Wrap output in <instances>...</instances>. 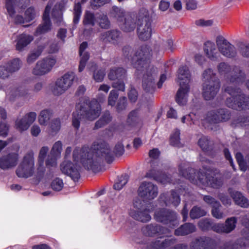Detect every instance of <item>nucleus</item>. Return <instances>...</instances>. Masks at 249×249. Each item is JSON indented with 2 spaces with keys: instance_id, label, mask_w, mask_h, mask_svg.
I'll return each mask as SVG.
<instances>
[{
  "instance_id": "5fc2aeb1",
  "label": "nucleus",
  "mask_w": 249,
  "mask_h": 249,
  "mask_svg": "<svg viewBox=\"0 0 249 249\" xmlns=\"http://www.w3.org/2000/svg\"><path fill=\"white\" fill-rule=\"evenodd\" d=\"M211 178V174L208 173L198 172L197 178L200 183L204 186H208Z\"/></svg>"
},
{
  "instance_id": "f03ea898",
  "label": "nucleus",
  "mask_w": 249,
  "mask_h": 249,
  "mask_svg": "<svg viewBox=\"0 0 249 249\" xmlns=\"http://www.w3.org/2000/svg\"><path fill=\"white\" fill-rule=\"evenodd\" d=\"M75 108V112L72 113V124L76 129L80 126L81 120L93 121L100 115L101 111L100 105L96 100L87 99L81 100Z\"/></svg>"
},
{
  "instance_id": "052dcab7",
  "label": "nucleus",
  "mask_w": 249,
  "mask_h": 249,
  "mask_svg": "<svg viewBox=\"0 0 249 249\" xmlns=\"http://www.w3.org/2000/svg\"><path fill=\"white\" fill-rule=\"evenodd\" d=\"M179 134V130H176L174 134L170 137V143L171 145L174 146H180Z\"/></svg>"
},
{
  "instance_id": "7ed1b4c3",
  "label": "nucleus",
  "mask_w": 249,
  "mask_h": 249,
  "mask_svg": "<svg viewBox=\"0 0 249 249\" xmlns=\"http://www.w3.org/2000/svg\"><path fill=\"white\" fill-rule=\"evenodd\" d=\"M202 94L205 100L209 101L214 98L220 87V81L211 69L205 70L202 74Z\"/></svg>"
},
{
  "instance_id": "2eb2a0df",
  "label": "nucleus",
  "mask_w": 249,
  "mask_h": 249,
  "mask_svg": "<svg viewBox=\"0 0 249 249\" xmlns=\"http://www.w3.org/2000/svg\"><path fill=\"white\" fill-rule=\"evenodd\" d=\"M216 43L219 51L223 55L229 58H232L236 55L237 51L235 47L223 36H217Z\"/></svg>"
},
{
  "instance_id": "1a4fd4ad",
  "label": "nucleus",
  "mask_w": 249,
  "mask_h": 249,
  "mask_svg": "<svg viewBox=\"0 0 249 249\" xmlns=\"http://www.w3.org/2000/svg\"><path fill=\"white\" fill-rule=\"evenodd\" d=\"M107 76L110 80L113 81L111 84L113 88L118 90L124 91V80L126 77L125 69L122 67H113L110 69Z\"/></svg>"
},
{
  "instance_id": "c85d7f7f",
  "label": "nucleus",
  "mask_w": 249,
  "mask_h": 249,
  "mask_svg": "<svg viewBox=\"0 0 249 249\" xmlns=\"http://www.w3.org/2000/svg\"><path fill=\"white\" fill-rule=\"evenodd\" d=\"M146 177L148 178H153L154 180L162 184H165L170 181V178L164 173L155 170H150L146 173Z\"/></svg>"
},
{
  "instance_id": "f8f14e48",
  "label": "nucleus",
  "mask_w": 249,
  "mask_h": 249,
  "mask_svg": "<svg viewBox=\"0 0 249 249\" xmlns=\"http://www.w3.org/2000/svg\"><path fill=\"white\" fill-rule=\"evenodd\" d=\"M176 213L168 209L161 208L156 210L154 218L157 222L164 224H171L175 226L177 224Z\"/></svg>"
},
{
  "instance_id": "9d476101",
  "label": "nucleus",
  "mask_w": 249,
  "mask_h": 249,
  "mask_svg": "<svg viewBox=\"0 0 249 249\" xmlns=\"http://www.w3.org/2000/svg\"><path fill=\"white\" fill-rule=\"evenodd\" d=\"M158 71L154 66H150L146 69L143 73L142 86L143 90L146 92L153 93L156 87L155 79L157 78ZM140 77V76H138Z\"/></svg>"
},
{
  "instance_id": "72a5a7b5",
  "label": "nucleus",
  "mask_w": 249,
  "mask_h": 249,
  "mask_svg": "<svg viewBox=\"0 0 249 249\" xmlns=\"http://www.w3.org/2000/svg\"><path fill=\"white\" fill-rule=\"evenodd\" d=\"M32 36L25 35L21 34L18 36L17 39L16 44V49L18 51H22L30 42L33 40Z\"/></svg>"
},
{
  "instance_id": "79ce46f5",
  "label": "nucleus",
  "mask_w": 249,
  "mask_h": 249,
  "mask_svg": "<svg viewBox=\"0 0 249 249\" xmlns=\"http://www.w3.org/2000/svg\"><path fill=\"white\" fill-rule=\"evenodd\" d=\"M52 116V111L50 109L42 110L38 117L39 122L41 125H46Z\"/></svg>"
},
{
  "instance_id": "0eeeda50",
  "label": "nucleus",
  "mask_w": 249,
  "mask_h": 249,
  "mask_svg": "<svg viewBox=\"0 0 249 249\" xmlns=\"http://www.w3.org/2000/svg\"><path fill=\"white\" fill-rule=\"evenodd\" d=\"M191 75L189 70L186 66L180 67L178 70V79L180 81V88L177 91L176 100L179 105H183L185 95L189 92Z\"/></svg>"
},
{
  "instance_id": "a878e982",
  "label": "nucleus",
  "mask_w": 249,
  "mask_h": 249,
  "mask_svg": "<svg viewBox=\"0 0 249 249\" xmlns=\"http://www.w3.org/2000/svg\"><path fill=\"white\" fill-rule=\"evenodd\" d=\"M121 36V32L116 29L110 30L100 35V40L105 43H116Z\"/></svg>"
},
{
  "instance_id": "69168bd1",
  "label": "nucleus",
  "mask_w": 249,
  "mask_h": 249,
  "mask_svg": "<svg viewBox=\"0 0 249 249\" xmlns=\"http://www.w3.org/2000/svg\"><path fill=\"white\" fill-rule=\"evenodd\" d=\"M51 187L54 191H60L63 187V182L61 179L56 178L51 183Z\"/></svg>"
},
{
  "instance_id": "393cba45",
  "label": "nucleus",
  "mask_w": 249,
  "mask_h": 249,
  "mask_svg": "<svg viewBox=\"0 0 249 249\" xmlns=\"http://www.w3.org/2000/svg\"><path fill=\"white\" fill-rule=\"evenodd\" d=\"M29 2L30 0H5V7L9 15L12 17L15 13L16 6L25 8Z\"/></svg>"
},
{
  "instance_id": "423d86ee",
  "label": "nucleus",
  "mask_w": 249,
  "mask_h": 249,
  "mask_svg": "<svg viewBox=\"0 0 249 249\" xmlns=\"http://www.w3.org/2000/svg\"><path fill=\"white\" fill-rule=\"evenodd\" d=\"M217 70L218 72L231 83H239L245 78V73L237 66L232 68L228 64L221 62L217 66Z\"/></svg>"
},
{
  "instance_id": "4be33fe9",
  "label": "nucleus",
  "mask_w": 249,
  "mask_h": 249,
  "mask_svg": "<svg viewBox=\"0 0 249 249\" xmlns=\"http://www.w3.org/2000/svg\"><path fill=\"white\" fill-rule=\"evenodd\" d=\"M62 172L74 181H77L80 178V173L77 168V164H73L71 161H64L61 164Z\"/></svg>"
},
{
  "instance_id": "a19ab883",
  "label": "nucleus",
  "mask_w": 249,
  "mask_h": 249,
  "mask_svg": "<svg viewBox=\"0 0 249 249\" xmlns=\"http://www.w3.org/2000/svg\"><path fill=\"white\" fill-rule=\"evenodd\" d=\"M207 212L200 207L194 206L190 212V217L192 219H198L201 217L205 216Z\"/></svg>"
},
{
  "instance_id": "864d4df0",
  "label": "nucleus",
  "mask_w": 249,
  "mask_h": 249,
  "mask_svg": "<svg viewBox=\"0 0 249 249\" xmlns=\"http://www.w3.org/2000/svg\"><path fill=\"white\" fill-rule=\"evenodd\" d=\"M213 222L211 219L204 218L198 223V226L203 231H207L211 230Z\"/></svg>"
},
{
  "instance_id": "9b49d317",
  "label": "nucleus",
  "mask_w": 249,
  "mask_h": 249,
  "mask_svg": "<svg viewBox=\"0 0 249 249\" xmlns=\"http://www.w3.org/2000/svg\"><path fill=\"white\" fill-rule=\"evenodd\" d=\"M231 116L230 110L226 108H219L209 111L206 119L210 124H217L228 122Z\"/></svg>"
},
{
  "instance_id": "37998d69",
  "label": "nucleus",
  "mask_w": 249,
  "mask_h": 249,
  "mask_svg": "<svg viewBox=\"0 0 249 249\" xmlns=\"http://www.w3.org/2000/svg\"><path fill=\"white\" fill-rule=\"evenodd\" d=\"M44 47L43 46H38L36 49L32 52L27 59L28 64L33 63L41 54Z\"/></svg>"
},
{
  "instance_id": "f3484780",
  "label": "nucleus",
  "mask_w": 249,
  "mask_h": 249,
  "mask_svg": "<svg viewBox=\"0 0 249 249\" xmlns=\"http://www.w3.org/2000/svg\"><path fill=\"white\" fill-rule=\"evenodd\" d=\"M55 63V59L52 58L38 61L33 70V73L36 75H44L51 70Z\"/></svg>"
},
{
  "instance_id": "2f4dec72",
  "label": "nucleus",
  "mask_w": 249,
  "mask_h": 249,
  "mask_svg": "<svg viewBox=\"0 0 249 249\" xmlns=\"http://www.w3.org/2000/svg\"><path fill=\"white\" fill-rule=\"evenodd\" d=\"M179 174L182 175V177L186 179L189 180L191 182L193 183H197V176L196 170L195 169L188 167L185 169H182L179 168Z\"/></svg>"
},
{
  "instance_id": "49530a36",
  "label": "nucleus",
  "mask_w": 249,
  "mask_h": 249,
  "mask_svg": "<svg viewBox=\"0 0 249 249\" xmlns=\"http://www.w3.org/2000/svg\"><path fill=\"white\" fill-rule=\"evenodd\" d=\"M224 91L231 95V97L228 98H234V100H235V99L237 96H239L242 93V90L235 86H227L225 88Z\"/></svg>"
},
{
  "instance_id": "680f3d73",
  "label": "nucleus",
  "mask_w": 249,
  "mask_h": 249,
  "mask_svg": "<svg viewBox=\"0 0 249 249\" xmlns=\"http://www.w3.org/2000/svg\"><path fill=\"white\" fill-rule=\"evenodd\" d=\"M81 59L79 63L78 70L81 72L84 69L87 61L89 59V55L88 52H84L80 55Z\"/></svg>"
},
{
  "instance_id": "5701e85b",
  "label": "nucleus",
  "mask_w": 249,
  "mask_h": 249,
  "mask_svg": "<svg viewBox=\"0 0 249 249\" xmlns=\"http://www.w3.org/2000/svg\"><path fill=\"white\" fill-rule=\"evenodd\" d=\"M36 117L35 112L27 113L21 119L16 121L17 129L20 131L26 130L30 125L35 121Z\"/></svg>"
},
{
  "instance_id": "58836bf2",
  "label": "nucleus",
  "mask_w": 249,
  "mask_h": 249,
  "mask_svg": "<svg viewBox=\"0 0 249 249\" xmlns=\"http://www.w3.org/2000/svg\"><path fill=\"white\" fill-rule=\"evenodd\" d=\"M232 127H244L249 125V116L240 115L234 118L231 123Z\"/></svg>"
},
{
  "instance_id": "6e6d98bb",
  "label": "nucleus",
  "mask_w": 249,
  "mask_h": 249,
  "mask_svg": "<svg viewBox=\"0 0 249 249\" xmlns=\"http://www.w3.org/2000/svg\"><path fill=\"white\" fill-rule=\"evenodd\" d=\"M235 158L241 170L243 171H246L248 168V165L246 158H244L242 153L241 152H237L235 155Z\"/></svg>"
},
{
  "instance_id": "09e8293b",
  "label": "nucleus",
  "mask_w": 249,
  "mask_h": 249,
  "mask_svg": "<svg viewBox=\"0 0 249 249\" xmlns=\"http://www.w3.org/2000/svg\"><path fill=\"white\" fill-rule=\"evenodd\" d=\"M238 50L240 54L244 57L249 58V43H245L239 42L237 44Z\"/></svg>"
},
{
  "instance_id": "de8ad7c7",
  "label": "nucleus",
  "mask_w": 249,
  "mask_h": 249,
  "mask_svg": "<svg viewBox=\"0 0 249 249\" xmlns=\"http://www.w3.org/2000/svg\"><path fill=\"white\" fill-rule=\"evenodd\" d=\"M100 27L103 29H108L110 27V21L107 15L103 14H99L96 17Z\"/></svg>"
},
{
  "instance_id": "39448f33",
  "label": "nucleus",
  "mask_w": 249,
  "mask_h": 249,
  "mask_svg": "<svg viewBox=\"0 0 249 249\" xmlns=\"http://www.w3.org/2000/svg\"><path fill=\"white\" fill-rule=\"evenodd\" d=\"M152 19L149 12L145 9H141L138 16L137 33L140 39L146 41L149 39L152 33Z\"/></svg>"
},
{
  "instance_id": "c9c22d12",
  "label": "nucleus",
  "mask_w": 249,
  "mask_h": 249,
  "mask_svg": "<svg viewBox=\"0 0 249 249\" xmlns=\"http://www.w3.org/2000/svg\"><path fill=\"white\" fill-rule=\"evenodd\" d=\"M198 143L202 150L206 152H211L213 149V142L207 137L203 136L200 138Z\"/></svg>"
},
{
  "instance_id": "a211bd4d",
  "label": "nucleus",
  "mask_w": 249,
  "mask_h": 249,
  "mask_svg": "<svg viewBox=\"0 0 249 249\" xmlns=\"http://www.w3.org/2000/svg\"><path fill=\"white\" fill-rule=\"evenodd\" d=\"M53 3L48 2L46 5L44 13L43 14V23L40 24L36 28L34 33L35 36H38L41 34H45L49 32L51 29V22L50 19L49 14L51 9Z\"/></svg>"
},
{
  "instance_id": "4c0bfd02",
  "label": "nucleus",
  "mask_w": 249,
  "mask_h": 249,
  "mask_svg": "<svg viewBox=\"0 0 249 249\" xmlns=\"http://www.w3.org/2000/svg\"><path fill=\"white\" fill-rule=\"evenodd\" d=\"M64 8L63 3H60L55 5L53 9L52 13V17L53 19L55 22L59 24L62 20V11Z\"/></svg>"
},
{
  "instance_id": "ea45409f",
  "label": "nucleus",
  "mask_w": 249,
  "mask_h": 249,
  "mask_svg": "<svg viewBox=\"0 0 249 249\" xmlns=\"http://www.w3.org/2000/svg\"><path fill=\"white\" fill-rule=\"evenodd\" d=\"M112 117L109 111H105L99 120L95 124L94 129H98L104 127L111 122Z\"/></svg>"
},
{
  "instance_id": "c756f323",
  "label": "nucleus",
  "mask_w": 249,
  "mask_h": 249,
  "mask_svg": "<svg viewBox=\"0 0 249 249\" xmlns=\"http://www.w3.org/2000/svg\"><path fill=\"white\" fill-rule=\"evenodd\" d=\"M244 237L240 238L236 241L230 240L224 243L220 249H243L246 246Z\"/></svg>"
},
{
  "instance_id": "774afa93",
  "label": "nucleus",
  "mask_w": 249,
  "mask_h": 249,
  "mask_svg": "<svg viewBox=\"0 0 249 249\" xmlns=\"http://www.w3.org/2000/svg\"><path fill=\"white\" fill-rule=\"evenodd\" d=\"M119 94L118 91L115 90H111L108 97V105L112 107L115 104L116 100L118 99Z\"/></svg>"
},
{
  "instance_id": "603ef678",
  "label": "nucleus",
  "mask_w": 249,
  "mask_h": 249,
  "mask_svg": "<svg viewBox=\"0 0 249 249\" xmlns=\"http://www.w3.org/2000/svg\"><path fill=\"white\" fill-rule=\"evenodd\" d=\"M128 179L129 176L127 175L124 174V175H122L119 178L118 181L114 184V189L117 190H121L123 186L127 183L128 181Z\"/></svg>"
},
{
  "instance_id": "4468645a",
  "label": "nucleus",
  "mask_w": 249,
  "mask_h": 249,
  "mask_svg": "<svg viewBox=\"0 0 249 249\" xmlns=\"http://www.w3.org/2000/svg\"><path fill=\"white\" fill-rule=\"evenodd\" d=\"M138 192L140 197L148 201L157 196L158 187L150 182L143 181L140 186Z\"/></svg>"
},
{
  "instance_id": "dca6fc26",
  "label": "nucleus",
  "mask_w": 249,
  "mask_h": 249,
  "mask_svg": "<svg viewBox=\"0 0 249 249\" xmlns=\"http://www.w3.org/2000/svg\"><path fill=\"white\" fill-rule=\"evenodd\" d=\"M234 98H227L225 101L226 106L233 109L242 110L249 109V96L241 93Z\"/></svg>"
},
{
  "instance_id": "ddd939ff",
  "label": "nucleus",
  "mask_w": 249,
  "mask_h": 249,
  "mask_svg": "<svg viewBox=\"0 0 249 249\" xmlns=\"http://www.w3.org/2000/svg\"><path fill=\"white\" fill-rule=\"evenodd\" d=\"M74 77V74L71 72L66 73L58 79L53 90V93L58 96L64 93L72 85Z\"/></svg>"
},
{
  "instance_id": "473e14b6",
  "label": "nucleus",
  "mask_w": 249,
  "mask_h": 249,
  "mask_svg": "<svg viewBox=\"0 0 249 249\" xmlns=\"http://www.w3.org/2000/svg\"><path fill=\"white\" fill-rule=\"evenodd\" d=\"M160 198L161 199H163V201L166 206H168L170 204H172L174 206L176 207L180 203V199L178 194L174 190H172L171 192V196L169 200L166 199V194H165L160 195Z\"/></svg>"
},
{
  "instance_id": "f704fd0d",
  "label": "nucleus",
  "mask_w": 249,
  "mask_h": 249,
  "mask_svg": "<svg viewBox=\"0 0 249 249\" xmlns=\"http://www.w3.org/2000/svg\"><path fill=\"white\" fill-rule=\"evenodd\" d=\"M196 230L195 225L190 223H186L176 229L175 234L176 235H185L194 232Z\"/></svg>"
},
{
  "instance_id": "20e7f679",
  "label": "nucleus",
  "mask_w": 249,
  "mask_h": 249,
  "mask_svg": "<svg viewBox=\"0 0 249 249\" xmlns=\"http://www.w3.org/2000/svg\"><path fill=\"white\" fill-rule=\"evenodd\" d=\"M152 56V50L147 45L141 46L131 58V65L136 69L135 74L141 76L150 66V59Z\"/></svg>"
},
{
  "instance_id": "3c124183",
  "label": "nucleus",
  "mask_w": 249,
  "mask_h": 249,
  "mask_svg": "<svg viewBox=\"0 0 249 249\" xmlns=\"http://www.w3.org/2000/svg\"><path fill=\"white\" fill-rule=\"evenodd\" d=\"M21 61L18 58H15L10 61L7 64L9 71L12 73L18 71L20 68Z\"/></svg>"
},
{
  "instance_id": "bb28decb",
  "label": "nucleus",
  "mask_w": 249,
  "mask_h": 249,
  "mask_svg": "<svg viewBox=\"0 0 249 249\" xmlns=\"http://www.w3.org/2000/svg\"><path fill=\"white\" fill-rule=\"evenodd\" d=\"M176 242V240L173 238H168L164 240L158 238L150 243V247L152 249H165L175 245Z\"/></svg>"
},
{
  "instance_id": "b1692460",
  "label": "nucleus",
  "mask_w": 249,
  "mask_h": 249,
  "mask_svg": "<svg viewBox=\"0 0 249 249\" xmlns=\"http://www.w3.org/2000/svg\"><path fill=\"white\" fill-rule=\"evenodd\" d=\"M228 192L236 205L244 208L249 207V200L242 193L231 188Z\"/></svg>"
},
{
  "instance_id": "c03bdc74",
  "label": "nucleus",
  "mask_w": 249,
  "mask_h": 249,
  "mask_svg": "<svg viewBox=\"0 0 249 249\" xmlns=\"http://www.w3.org/2000/svg\"><path fill=\"white\" fill-rule=\"evenodd\" d=\"M208 44L209 46L204 49L207 55L212 60L215 61L217 60L218 53L216 52L214 44L211 42H208Z\"/></svg>"
},
{
  "instance_id": "0e129e2a",
  "label": "nucleus",
  "mask_w": 249,
  "mask_h": 249,
  "mask_svg": "<svg viewBox=\"0 0 249 249\" xmlns=\"http://www.w3.org/2000/svg\"><path fill=\"white\" fill-rule=\"evenodd\" d=\"M94 15L89 12H87L84 15L83 19V24L85 25H91L93 26L94 25Z\"/></svg>"
},
{
  "instance_id": "338daca9",
  "label": "nucleus",
  "mask_w": 249,
  "mask_h": 249,
  "mask_svg": "<svg viewBox=\"0 0 249 249\" xmlns=\"http://www.w3.org/2000/svg\"><path fill=\"white\" fill-rule=\"evenodd\" d=\"M110 0H91L90 6L92 9L96 10L105 4L109 3Z\"/></svg>"
},
{
  "instance_id": "6ab92c4d",
  "label": "nucleus",
  "mask_w": 249,
  "mask_h": 249,
  "mask_svg": "<svg viewBox=\"0 0 249 249\" xmlns=\"http://www.w3.org/2000/svg\"><path fill=\"white\" fill-rule=\"evenodd\" d=\"M19 156L18 153L13 152L0 157V168L4 170L15 167L18 164Z\"/></svg>"
},
{
  "instance_id": "a18cd8bd",
  "label": "nucleus",
  "mask_w": 249,
  "mask_h": 249,
  "mask_svg": "<svg viewBox=\"0 0 249 249\" xmlns=\"http://www.w3.org/2000/svg\"><path fill=\"white\" fill-rule=\"evenodd\" d=\"M237 218L235 217L228 218L225 221L224 227L225 233H228L232 231L235 228Z\"/></svg>"
},
{
  "instance_id": "8fccbe9b",
  "label": "nucleus",
  "mask_w": 249,
  "mask_h": 249,
  "mask_svg": "<svg viewBox=\"0 0 249 249\" xmlns=\"http://www.w3.org/2000/svg\"><path fill=\"white\" fill-rule=\"evenodd\" d=\"M127 106V99L124 96L121 97L117 102L115 107L116 111L118 113H121L126 108Z\"/></svg>"
},
{
  "instance_id": "e2e57ef3",
  "label": "nucleus",
  "mask_w": 249,
  "mask_h": 249,
  "mask_svg": "<svg viewBox=\"0 0 249 249\" xmlns=\"http://www.w3.org/2000/svg\"><path fill=\"white\" fill-rule=\"evenodd\" d=\"M81 6L79 2L76 3L74 6V17L73 23L76 24H77L81 14Z\"/></svg>"
},
{
  "instance_id": "6e6552de",
  "label": "nucleus",
  "mask_w": 249,
  "mask_h": 249,
  "mask_svg": "<svg viewBox=\"0 0 249 249\" xmlns=\"http://www.w3.org/2000/svg\"><path fill=\"white\" fill-rule=\"evenodd\" d=\"M34 170V153L31 151L24 156L17 168L16 173L19 178H28L33 175Z\"/></svg>"
},
{
  "instance_id": "cd10ccee",
  "label": "nucleus",
  "mask_w": 249,
  "mask_h": 249,
  "mask_svg": "<svg viewBox=\"0 0 249 249\" xmlns=\"http://www.w3.org/2000/svg\"><path fill=\"white\" fill-rule=\"evenodd\" d=\"M129 215L134 219L142 222H147L151 219V216L149 214V211L146 208L143 210H131Z\"/></svg>"
},
{
  "instance_id": "e433bc0d",
  "label": "nucleus",
  "mask_w": 249,
  "mask_h": 249,
  "mask_svg": "<svg viewBox=\"0 0 249 249\" xmlns=\"http://www.w3.org/2000/svg\"><path fill=\"white\" fill-rule=\"evenodd\" d=\"M141 121L140 116V110L136 109L129 113L126 119V124L130 126H134L138 124Z\"/></svg>"
},
{
  "instance_id": "4d7b16f0",
  "label": "nucleus",
  "mask_w": 249,
  "mask_h": 249,
  "mask_svg": "<svg viewBox=\"0 0 249 249\" xmlns=\"http://www.w3.org/2000/svg\"><path fill=\"white\" fill-rule=\"evenodd\" d=\"M110 16L117 20H119L124 17V12L121 8L113 6L110 11Z\"/></svg>"
},
{
  "instance_id": "412c9836",
  "label": "nucleus",
  "mask_w": 249,
  "mask_h": 249,
  "mask_svg": "<svg viewBox=\"0 0 249 249\" xmlns=\"http://www.w3.org/2000/svg\"><path fill=\"white\" fill-rule=\"evenodd\" d=\"M62 172L74 181H77L80 178V173L77 168V164H73L71 161H64L61 164Z\"/></svg>"
},
{
  "instance_id": "f257e3e1",
  "label": "nucleus",
  "mask_w": 249,
  "mask_h": 249,
  "mask_svg": "<svg viewBox=\"0 0 249 249\" xmlns=\"http://www.w3.org/2000/svg\"><path fill=\"white\" fill-rule=\"evenodd\" d=\"M94 152L89 147H76L73 152V159L75 161L80 160L85 168L94 172L99 171L104 161L111 163L114 160V154L106 142H99Z\"/></svg>"
},
{
  "instance_id": "aec40b11",
  "label": "nucleus",
  "mask_w": 249,
  "mask_h": 249,
  "mask_svg": "<svg viewBox=\"0 0 249 249\" xmlns=\"http://www.w3.org/2000/svg\"><path fill=\"white\" fill-rule=\"evenodd\" d=\"M142 231L144 235L150 237L157 234H166L170 232L168 228L157 224L147 225L142 228Z\"/></svg>"
},
{
  "instance_id": "7c9ffc66",
  "label": "nucleus",
  "mask_w": 249,
  "mask_h": 249,
  "mask_svg": "<svg viewBox=\"0 0 249 249\" xmlns=\"http://www.w3.org/2000/svg\"><path fill=\"white\" fill-rule=\"evenodd\" d=\"M122 30L125 32L133 31L136 27V19L130 15H126L121 25Z\"/></svg>"
},
{
  "instance_id": "13d9d810",
  "label": "nucleus",
  "mask_w": 249,
  "mask_h": 249,
  "mask_svg": "<svg viewBox=\"0 0 249 249\" xmlns=\"http://www.w3.org/2000/svg\"><path fill=\"white\" fill-rule=\"evenodd\" d=\"M221 207V205L220 203H216L214 206L212 207V214L216 219H221L224 217V213L220 209Z\"/></svg>"
},
{
  "instance_id": "bf43d9fd",
  "label": "nucleus",
  "mask_w": 249,
  "mask_h": 249,
  "mask_svg": "<svg viewBox=\"0 0 249 249\" xmlns=\"http://www.w3.org/2000/svg\"><path fill=\"white\" fill-rule=\"evenodd\" d=\"M211 178L207 186L213 188H218L222 186L223 182L221 178L213 176L212 174H211Z\"/></svg>"
}]
</instances>
